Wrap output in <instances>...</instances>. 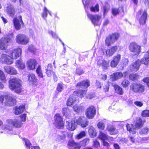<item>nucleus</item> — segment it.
<instances>
[{
  "label": "nucleus",
  "instance_id": "41",
  "mask_svg": "<svg viewBox=\"0 0 149 149\" xmlns=\"http://www.w3.org/2000/svg\"><path fill=\"white\" fill-rule=\"evenodd\" d=\"M88 132L89 134L92 137H94L96 135V132L93 127H91L89 129Z\"/></svg>",
  "mask_w": 149,
  "mask_h": 149
},
{
  "label": "nucleus",
  "instance_id": "29",
  "mask_svg": "<svg viewBox=\"0 0 149 149\" xmlns=\"http://www.w3.org/2000/svg\"><path fill=\"white\" fill-rule=\"evenodd\" d=\"M97 64L100 66H101L102 68L105 69L109 66V62L104 60L102 58L98 60L97 61Z\"/></svg>",
  "mask_w": 149,
  "mask_h": 149
},
{
  "label": "nucleus",
  "instance_id": "43",
  "mask_svg": "<svg viewBox=\"0 0 149 149\" xmlns=\"http://www.w3.org/2000/svg\"><path fill=\"white\" fill-rule=\"evenodd\" d=\"M111 13L113 15L111 16V18H113V16H115L118 15L119 13V9L118 8H113L111 9Z\"/></svg>",
  "mask_w": 149,
  "mask_h": 149
},
{
  "label": "nucleus",
  "instance_id": "20",
  "mask_svg": "<svg viewBox=\"0 0 149 149\" xmlns=\"http://www.w3.org/2000/svg\"><path fill=\"white\" fill-rule=\"evenodd\" d=\"M37 64L36 61L34 59H30L27 61V65L29 69L33 70L35 69Z\"/></svg>",
  "mask_w": 149,
  "mask_h": 149
},
{
  "label": "nucleus",
  "instance_id": "58",
  "mask_svg": "<svg viewBox=\"0 0 149 149\" xmlns=\"http://www.w3.org/2000/svg\"><path fill=\"white\" fill-rule=\"evenodd\" d=\"M11 66H6L4 67L3 69L8 74H9L10 72V69Z\"/></svg>",
  "mask_w": 149,
  "mask_h": 149
},
{
  "label": "nucleus",
  "instance_id": "54",
  "mask_svg": "<svg viewBox=\"0 0 149 149\" xmlns=\"http://www.w3.org/2000/svg\"><path fill=\"white\" fill-rule=\"evenodd\" d=\"M28 49L30 52L33 53H34L36 50L35 47L32 45L29 46L28 47Z\"/></svg>",
  "mask_w": 149,
  "mask_h": 149
},
{
  "label": "nucleus",
  "instance_id": "19",
  "mask_svg": "<svg viewBox=\"0 0 149 149\" xmlns=\"http://www.w3.org/2000/svg\"><path fill=\"white\" fill-rule=\"evenodd\" d=\"M139 60H138L135 62L133 63L130 66V70L132 72H136L139 70L141 64Z\"/></svg>",
  "mask_w": 149,
  "mask_h": 149
},
{
  "label": "nucleus",
  "instance_id": "32",
  "mask_svg": "<svg viewBox=\"0 0 149 149\" xmlns=\"http://www.w3.org/2000/svg\"><path fill=\"white\" fill-rule=\"evenodd\" d=\"M147 16L146 12V11H144L139 19V23L141 24H143L146 23Z\"/></svg>",
  "mask_w": 149,
  "mask_h": 149
},
{
  "label": "nucleus",
  "instance_id": "31",
  "mask_svg": "<svg viewBox=\"0 0 149 149\" xmlns=\"http://www.w3.org/2000/svg\"><path fill=\"white\" fill-rule=\"evenodd\" d=\"M14 113L16 115H18L22 113L24 109V106L22 104L19 107H15L14 108Z\"/></svg>",
  "mask_w": 149,
  "mask_h": 149
},
{
  "label": "nucleus",
  "instance_id": "42",
  "mask_svg": "<svg viewBox=\"0 0 149 149\" xmlns=\"http://www.w3.org/2000/svg\"><path fill=\"white\" fill-rule=\"evenodd\" d=\"M0 80L3 82L5 83L6 79L5 77V75L3 71L0 70Z\"/></svg>",
  "mask_w": 149,
  "mask_h": 149
},
{
  "label": "nucleus",
  "instance_id": "47",
  "mask_svg": "<svg viewBox=\"0 0 149 149\" xmlns=\"http://www.w3.org/2000/svg\"><path fill=\"white\" fill-rule=\"evenodd\" d=\"M139 142L142 143H146L149 142V137H139Z\"/></svg>",
  "mask_w": 149,
  "mask_h": 149
},
{
  "label": "nucleus",
  "instance_id": "39",
  "mask_svg": "<svg viewBox=\"0 0 149 149\" xmlns=\"http://www.w3.org/2000/svg\"><path fill=\"white\" fill-rule=\"evenodd\" d=\"M74 111L78 113H80L83 111L84 110V107L82 106L78 107L77 104L74 105L73 107Z\"/></svg>",
  "mask_w": 149,
  "mask_h": 149
},
{
  "label": "nucleus",
  "instance_id": "4",
  "mask_svg": "<svg viewBox=\"0 0 149 149\" xmlns=\"http://www.w3.org/2000/svg\"><path fill=\"white\" fill-rule=\"evenodd\" d=\"M120 36L118 33H115L109 35L105 40V44L107 46H110L111 44L114 43L118 39Z\"/></svg>",
  "mask_w": 149,
  "mask_h": 149
},
{
  "label": "nucleus",
  "instance_id": "51",
  "mask_svg": "<svg viewBox=\"0 0 149 149\" xmlns=\"http://www.w3.org/2000/svg\"><path fill=\"white\" fill-rule=\"evenodd\" d=\"M48 12V10L46 7H45L43 10V12L42 13V17L45 19L47 17V13Z\"/></svg>",
  "mask_w": 149,
  "mask_h": 149
},
{
  "label": "nucleus",
  "instance_id": "23",
  "mask_svg": "<svg viewBox=\"0 0 149 149\" xmlns=\"http://www.w3.org/2000/svg\"><path fill=\"white\" fill-rule=\"evenodd\" d=\"M68 146L70 149H80V145L77 143H75L74 141L70 140L68 143Z\"/></svg>",
  "mask_w": 149,
  "mask_h": 149
},
{
  "label": "nucleus",
  "instance_id": "30",
  "mask_svg": "<svg viewBox=\"0 0 149 149\" xmlns=\"http://www.w3.org/2000/svg\"><path fill=\"white\" fill-rule=\"evenodd\" d=\"M140 61L142 64L146 65L148 64L149 63V50L145 53L143 58Z\"/></svg>",
  "mask_w": 149,
  "mask_h": 149
},
{
  "label": "nucleus",
  "instance_id": "55",
  "mask_svg": "<svg viewBox=\"0 0 149 149\" xmlns=\"http://www.w3.org/2000/svg\"><path fill=\"white\" fill-rule=\"evenodd\" d=\"M142 116L143 117H149V110H146L143 111L142 113Z\"/></svg>",
  "mask_w": 149,
  "mask_h": 149
},
{
  "label": "nucleus",
  "instance_id": "5",
  "mask_svg": "<svg viewBox=\"0 0 149 149\" xmlns=\"http://www.w3.org/2000/svg\"><path fill=\"white\" fill-rule=\"evenodd\" d=\"M87 15L94 26L99 25L101 23V16L99 15H93L87 12Z\"/></svg>",
  "mask_w": 149,
  "mask_h": 149
},
{
  "label": "nucleus",
  "instance_id": "21",
  "mask_svg": "<svg viewBox=\"0 0 149 149\" xmlns=\"http://www.w3.org/2000/svg\"><path fill=\"white\" fill-rule=\"evenodd\" d=\"M5 11L11 17L13 16L15 13L13 6L10 3L7 4Z\"/></svg>",
  "mask_w": 149,
  "mask_h": 149
},
{
  "label": "nucleus",
  "instance_id": "26",
  "mask_svg": "<svg viewBox=\"0 0 149 149\" xmlns=\"http://www.w3.org/2000/svg\"><path fill=\"white\" fill-rule=\"evenodd\" d=\"M45 73L48 77H50L53 74L54 76V72L53 70L52 65L51 64H49L46 69Z\"/></svg>",
  "mask_w": 149,
  "mask_h": 149
},
{
  "label": "nucleus",
  "instance_id": "50",
  "mask_svg": "<svg viewBox=\"0 0 149 149\" xmlns=\"http://www.w3.org/2000/svg\"><path fill=\"white\" fill-rule=\"evenodd\" d=\"M97 126L98 128L100 130H103L105 127V125L103 122H100L98 123Z\"/></svg>",
  "mask_w": 149,
  "mask_h": 149
},
{
  "label": "nucleus",
  "instance_id": "52",
  "mask_svg": "<svg viewBox=\"0 0 149 149\" xmlns=\"http://www.w3.org/2000/svg\"><path fill=\"white\" fill-rule=\"evenodd\" d=\"M86 135V132L84 131L81 132L79 134H78L76 136L77 139H79Z\"/></svg>",
  "mask_w": 149,
  "mask_h": 149
},
{
  "label": "nucleus",
  "instance_id": "8",
  "mask_svg": "<svg viewBox=\"0 0 149 149\" xmlns=\"http://www.w3.org/2000/svg\"><path fill=\"white\" fill-rule=\"evenodd\" d=\"M129 50L134 55H138L141 51V47L135 42H131L129 46Z\"/></svg>",
  "mask_w": 149,
  "mask_h": 149
},
{
  "label": "nucleus",
  "instance_id": "12",
  "mask_svg": "<svg viewBox=\"0 0 149 149\" xmlns=\"http://www.w3.org/2000/svg\"><path fill=\"white\" fill-rule=\"evenodd\" d=\"M0 61L3 64L7 65L11 64L13 62V60L10 57V56L5 54H3L1 55Z\"/></svg>",
  "mask_w": 149,
  "mask_h": 149
},
{
  "label": "nucleus",
  "instance_id": "7",
  "mask_svg": "<svg viewBox=\"0 0 149 149\" xmlns=\"http://www.w3.org/2000/svg\"><path fill=\"white\" fill-rule=\"evenodd\" d=\"M7 53L13 60L17 58L20 56L22 53V50L20 48H17L8 51Z\"/></svg>",
  "mask_w": 149,
  "mask_h": 149
},
{
  "label": "nucleus",
  "instance_id": "18",
  "mask_svg": "<svg viewBox=\"0 0 149 149\" xmlns=\"http://www.w3.org/2000/svg\"><path fill=\"white\" fill-rule=\"evenodd\" d=\"M121 55L118 54L113 57V59L110 63V65L112 67H116L119 63L121 59Z\"/></svg>",
  "mask_w": 149,
  "mask_h": 149
},
{
  "label": "nucleus",
  "instance_id": "9",
  "mask_svg": "<svg viewBox=\"0 0 149 149\" xmlns=\"http://www.w3.org/2000/svg\"><path fill=\"white\" fill-rule=\"evenodd\" d=\"M13 34H9L10 37L2 38L0 40V49L3 50L5 49L7 46L9 42L10 41V38H12L13 36Z\"/></svg>",
  "mask_w": 149,
  "mask_h": 149
},
{
  "label": "nucleus",
  "instance_id": "37",
  "mask_svg": "<svg viewBox=\"0 0 149 149\" xmlns=\"http://www.w3.org/2000/svg\"><path fill=\"white\" fill-rule=\"evenodd\" d=\"M107 129L110 132L111 134H115L118 133V131L113 126L111 125L108 127Z\"/></svg>",
  "mask_w": 149,
  "mask_h": 149
},
{
  "label": "nucleus",
  "instance_id": "59",
  "mask_svg": "<svg viewBox=\"0 0 149 149\" xmlns=\"http://www.w3.org/2000/svg\"><path fill=\"white\" fill-rule=\"evenodd\" d=\"M63 89V86L62 84L61 83L58 84L56 88L57 91L58 92H61Z\"/></svg>",
  "mask_w": 149,
  "mask_h": 149
},
{
  "label": "nucleus",
  "instance_id": "61",
  "mask_svg": "<svg viewBox=\"0 0 149 149\" xmlns=\"http://www.w3.org/2000/svg\"><path fill=\"white\" fill-rule=\"evenodd\" d=\"M65 136L64 135H63V136L58 135L57 136L56 140L58 141H61L63 140L65 138Z\"/></svg>",
  "mask_w": 149,
  "mask_h": 149
},
{
  "label": "nucleus",
  "instance_id": "16",
  "mask_svg": "<svg viewBox=\"0 0 149 149\" xmlns=\"http://www.w3.org/2000/svg\"><path fill=\"white\" fill-rule=\"evenodd\" d=\"M13 22L15 29L17 30L20 29L21 28V24L23 23L22 16H20L18 18H14L13 19Z\"/></svg>",
  "mask_w": 149,
  "mask_h": 149
},
{
  "label": "nucleus",
  "instance_id": "44",
  "mask_svg": "<svg viewBox=\"0 0 149 149\" xmlns=\"http://www.w3.org/2000/svg\"><path fill=\"white\" fill-rule=\"evenodd\" d=\"M36 72L39 77L41 78H42L43 77V73L42 72V70L41 69V68L40 65H39L36 70Z\"/></svg>",
  "mask_w": 149,
  "mask_h": 149
},
{
  "label": "nucleus",
  "instance_id": "25",
  "mask_svg": "<svg viewBox=\"0 0 149 149\" xmlns=\"http://www.w3.org/2000/svg\"><path fill=\"white\" fill-rule=\"evenodd\" d=\"M118 49L117 46L111 47L106 51V54L108 57L112 56L116 51Z\"/></svg>",
  "mask_w": 149,
  "mask_h": 149
},
{
  "label": "nucleus",
  "instance_id": "3",
  "mask_svg": "<svg viewBox=\"0 0 149 149\" xmlns=\"http://www.w3.org/2000/svg\"><path fill=\"white\" fill-rule=\"evenodd\" d=\"M86 90H80L77 91L76 92H74L72 95L70 96L69 99L68 100L67 102V106H71L75 102H78V101L75 99V96H77L80 97H83L86 93Z\"/></svg>",
  "mask_w": 149,
  "mask_h": 149
},
{
  "label": "nucleus",
  "instance_id": "10",
  "mask_svg": "<svg viewBox=\"0 0 149 149\" xmlns=\"http://www.w3.org/2000/svg\"><path fill=\"white\" fill-rule=\"evenodd\" d=\"M131 90L135 93H143L144 91V86L141 84L134 83L130 86Z\"/></svg>",
  "mask_w": 149,
  "mask_h": 149
},
{
  "label": "nucleus",
  "instance_id": "11",
  "mask_svg": "<svg viewBox=\"0 0 149 149\" xmlns=\"http://www.w3.org/2000/svg\"><path fill=\"white\" fill-rule=\"evenodd\" d=\"M16 42L19 44L26 45L29 42V38L23 34H19L16 38Z\"/></svg>",
  "mask_w": 149,
  "mask_h": 149
},
{
  "label": "nucleus",
  "instance_id": "22",
  "mask_svg": "<svg viewBox=\"0 0 149 149\" xmlns=\"http://www.w3.org/2000/svg\"><path fill=\"white\" fill-rule=\"evenodd\" d=\"M90 86L89 81L88 80L83 81L80 82L77 85V87L78 88H86Z\"/></svg>",
  "mask_w": 149,
  "mask_h": 149
},
{
  "label": "nucleus",
  "instance_id": "62",
  "mask_svg": "<svg viewBox=\"0 0 149 149\" xmlns=\"http://www.w3.org/2000/svg\"><path fill=\"white\" fill-rule=\"evenodd\" d=\"M110 140H111L110 139H109V140H104L102 141V144L104 146L108 147L110 145L106 141H109Z\"/></svg>",
  "mask_w": 149,
  "mask_h": 149
},
{
  "label": "nucleus",
  "instance_id": "56",
  "mask_svg": "<svg viewBox=\"0 0 149 149\" xmlns=\"http://www.w3.org/2000/svg\"><path fill=\"white\" fill-rule=\"evenodd\" d=\"M10 73H9V74L14 75L17 74V70L15 68L12 66H11L10 68Z\"/></svg>",
  "mask_w": 149,
  "mask_h": 149
},
{
  "label": "nucleus",
  "instance_id": "60",
  "mask_svg": "<svg viewBox=\"0 0 149 149\" xmlns=\"http://www.w3.org/2000/svg\"><path fill=\"white\" fill-rule=\"evenodd\" d=\"M93 145L94 148H97L100 147V143L98 141L95 140L93 141Z\"/></svg>",
  "mask_w": 149,
  "mask_h": 149
},
{
  "label": "nucleus",
  "instance_id": "27",
  "mask_svg": "<svg viewBox=\"0 0 149 149\" xmlns=\"http://www.w3.org/2000/svg\"><path fill=\"white\" fill-rule=\"evenodd\" d=\"M98 138L102 141L104 140H108L109 139H110L111 141H112L113 139V138L109 137L102 131H100Z\"/></svg>",
  "mask_w": 149,
  "mask_h": 149
},
{
  "label": "nucleus",
  "instance_id": "36",
  "mask_svg": "<svg viewBox=\"0 0 149 149\" xmlns=\"http://www.w3.org/2000/svg\"><path fill=\"white\" fill-rule=\"evenodd\" d=\"M16 67L19 69H23L25 68V65L22 60H17L16 62Z\"/></svg>",
  "mask_w": 149,
  "mask_h": 149
},
{
  "label": "nucleus",
  "instance_id": "15",
  "mask_svg": "<svg viewBox=\"0 0 149 149\" xmlns=\"http://www.w3.org/2000/svg\"><path fill=\"white\" fill-rule=\"evenodd\" d=\"M75 123L81 125L82 127H85L88 125V122L85 117H80L76 120Z\"/></svg>",
  "mask_w": 149,
  "mask_h": 149
},
{
  "label": "nucleus",
  "instance_id": "63",
  "mask_svg": "<svg viewBox=\"0 0 149 149\" xmlns=\"http://www.w3.org/2000/svg\"><path fill=\"white\" fill-rule=\"evenodd\" d=\"M134 103L135 105L139 107H141L143 105V104L142 102L138 101L134 102Z\"/></svg>",
  "mask_w": 149,
  "mask_h": 149
},
{
  "label": "nucleus",
  "instance_id": "34",
  "mask_svg": "<svg viewBox=\"0 0 149 149\" xmlns=\"http://www.w3.org/2000/svg\"><path fill=\"white\" fill-rule=\"evenodd\" d=\"M90 9V11L92 12H98L99 10V6L98 4L95 5H91L88 9Z\"/></svg>",
  "mask_w": 149,
  "mask_h": 149
},
{
  "label": "nucleus",
  "instance_id": "2",
  "mask_svg": "<svg viewBox=\"0 0 149 149\" xmlns=\"http://www.w3.org/2000/svg\"><path fill=\"white\" fill-rule=\"evenodd\" d=\"M9 87L10 90H14L16 93H20L22 90L20 80L16 78L11 79L9 81Z\"/></svg>",
  "mask_w": 149,
  "mask_h": 149
},
{
  "label": "nucleus",
  "instance_id": "57",
  "mask_svg": "<svg viewBox=\"0 0 149 149\" xmlns=\"http://www.w3.org/2000/svg\"><path fill=\"white\" fill-rule=\"evenodd\" d=\"M49 33V35H52V37L56 39L58 38L57 35L51 30H49L48 32Z\"/></svg>",
  "mask_w": 149,
  "mask_h": 149
},
{
  "label": "nucleus",
  "instance_id": "33",
  "mask_svg": "<svg viewBox=\"0 0 149 149\" xmlns=\"http://www.w3.org/2000/svg\"><path fill=\"white\" fill-rule=\"evenodd\" d=\"M84 5L86 12H88V8L90 7L91 4L92 0H82Z\"/></svg>",
  "mask_w": 149,
  "mask_h": 149
},
{
  "label": "nucleus",
  "instance_id": "49",
  "mask_svg": "<svg viewBox=\"0 0 149 149\" xmlns=\"http://www.w3.org/2000/svg\"><path fill=\"white\" fill-rule=\"evenodd\" d=\"M148 131V128L147 127H145L141 130L139 132V133L141 135L146 134H147Z\"/></svg>",
  "mask_w": 149,
  "mask_h": 149
},
{
  "label": "nucleus",
  "instance_id": "6",
  "mask_svg": "<svg viewBox=\"0 0 149 149\" xmlns=\"http://www.w3.org/2000/svg\"><path fill=\"white\" fill-rule=\"evenodd\" d=\"M54 124L55 127L58 129H62L64 127V123L63 118L58 113L56 114L54 116Z\"/></svg>",
  "mask_w": 149,
  "mask_h": 149
},
{
  "label": "nucleus",
  "instance_id": "35",
  "mask_svg": "<svg viewBox=\"0 0 149 149\" xmlns=\"http://www.w3.org/2000/svg\"><path fill=\"white\" fill-rule=\"evenodd\" d=\"M127 129V131H129L130 133L134 134L136 133V130L134 128L133 125L132 124H127L126 125Z\"/></svg>",
  "mask_w": 149,
  "mask_h": 149
},
{
  "label": "nucleus",
  "instance_id": "38",
  "mask_svg": "<svg viewBox=\"0 0 149 149\" xmlns=\"http://www.w3.org/2000/svg\"><path fill=\"white\" fill-rule=\"evenodd\" d=\"M113 87L116 93L120 95H122L123 93V91L122 88L117 85L115 84L113 85Z\"/></svg>",
  "mask_w": 149,
  "mask_h": 149
},
{
  "label": "nucleus",
  "instance_id": "64",
  "mask_svg": "<svg viewBox=\"0 0 149 149\" xmlns=\"http://www.w3.org/2000/svg\"><path fill=\"white\" fill-rule=\"evenodd\" d=\"M84 72L83 70L80 68H77L76 70V73L79 75H81Z\"/></svg>",
  "mask_w": 149,
  "mask_h": 149
},
{
  "label": "nucleus",
  "instance_id": "24",
  "mask_svg": "<svg viewBox=\"0 0 149 149\" xmlns=\"http://www.w3.org/2000/svg\"><path fill=\"white\" fill-rule=\"evenodd\" d=\"M27 77L28 80L30 83L35 85L37 84V80L34 74L33 73L29 74L28 75Z\"/></svg>",
  "mask_w": 149,
  "mask_h": 149
},
{
  "label": "nucleus",
  "instance_id": "1",
  "mask_svg": "<svg viewBox=\"0 0 149 149\" xmlns=\"http://www.w3.org/2000/svg\"><path fill=\"white\" fill-rule=\"evenodd\" d=\"M7 124L5 126H3V128L6 130L9 131L10 133L12 134V132L13 127L16 128H19L22 126V123L20 121L17 119H8L6 120Z\"/></svg>",
  "mask_w": 149,
  "mask_h": 149
},
{
  "label": "nucleus",
  "instance_id": "46",
  "mask_svg": "<svg viewBox=\"0 0 149 149\" xmlns=\"http://www.w3.org/2000/svg\"><path fill=\"white\" fill-rule=\"evenodd\" d=\"M89 142V139L88 138H86L80 142V144L82 146H85Z\"/></svg>",
  "mask_w": 149,
  "mask_h": 149
},
{
  "label": "nucleus",
  "instance_id": "48",
  "mask_svg": "<svg viewBox=\"0 0 149 149\" xmlns=\"http://www.w3.org/2000/svg\"><path fill=\"white\" fill-rule=\"evenodd\" d=\"M129 81L126 79H124L122 82L121 84L125 88L127 87L130 84Z\"/></svg>",
  "mask_w": 149,
  "mask_h": 149
},
{
  "label": "nucleus",
  "instance_id": "14",
  "mask_svg": "<svg viewBox=\"0 0 149 149\" xmlns=\"http://www.w3.org/2000/svg\"><path fill=\"white\" fill-rule=\"evenodd\" d=\"M96 112V110L94 107L91 106L87 109L86 114L87 118L90 119H92L94 116Z\"/></svg>",
  "mask_w": 149,
  "mask_h": 149
},
{
  "label": "nucleus",
  "instance_id": "40",
  "mask_svg": "<svg viewBox=\"0 0 149 149\" xmlns=\"http://www.w3.org/2000/svg\"><path fill=\"white\" fill-rule=\"evenodd\" d=\"M142 120L140 118H138L136 119V123L135 125V127L136 128L139 129L141 128L143 124L142 123Z\"/></svg>",
  "mask_w": 149,
  "mask_h": 149
},
{
  "label": "nucleus",
  "instance_id": "45",
  "mask_svg": "<svg viewBox=\"0 0 149 149\" xmlns=\"http://www.w3.org/2000/svg\"><path fill=\"white\" fill-rule=\"evenodd\" d=\"M139 76L137 74H131L129 76V79L132 80H135L139 78Z\"/></svg>",
  "mask_w": 149,
  "mask_h": 149
},
{
  "label": "nucleus",
  "instance_id": "17",
  "mask_svg": "<svg viewBox=\"0 0 149 149\" xmlns=\"http://www.w3.org/2000/svg\"><path fill=\"white\" fill-rule=\"evenodd\" d=\"M75 123V121L73 119L69 121H67L66 126L67 129L71 131L74 130L76 128L77 126Z\"/></svg>",
  "mask_w": 149,
  "mask_h": 149
},
{
  "label": "nucleus",
  "instance_id": "53",
  "mask_svg": "<svg viewBox=\"0 0 149 149\" xmlns=\"http://www.w3.org/2000/svg\"><path fill=\"white\" fill-rule=\"evenodd\" d=\"M23 140L24 141L26 147H28L29 149L30 148V147L31 145V144L29 140L25 138L23 139Z\"/></svg>",
  "mask_w": 149,
  "mask_h": 149
},
{
  "label": "nucleus",
  "instance_id": "28",
  "mask_svg": "<svg viewBox=\"0 0 149 149\" xmlns=\"http://www.w3.org/2000/svg\"><path fill=\"white\" fill-rule=\"evenodd\" d=\"M127 74V72H125L123 74L120 72H117L114 73L111 75L112 77L114 80H116L121 78L123 76H126Z\"/></svg>",
  "mask_w": 149,
  "mask_h": 149
},
{
  "label": "nucleus",
  "instance_id": "13",
  "mask_svg": "<svg viewBox=\"0 0 149 149\" xmlns=\"http://www.w3.org/2000/svg\"><path fill=\"white\" fill-rule=\"evenodd\" d=\"M5 101L4 103L8 106H13L16 102L15 98L10 95H6L5 97Z\"/></svg>",
  "mask_w": 149,
  "mask_h": 149
}]
</instances>
